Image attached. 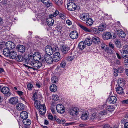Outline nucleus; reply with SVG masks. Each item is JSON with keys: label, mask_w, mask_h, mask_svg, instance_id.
Instances as JSON below:
<instances>
[{"label": "nucleus", "mask_w": 128, "mask_h": 128, "mask_svg": "<svg viewBox=\"0 0 128 128\" xmlns=\"http://www.w3.org/2000/svg\"><path fill=\"white\" fill-rule=\"evenodd\" d=\"M78 46L80 49L83 50L85 48L86 44L84 42H82L79 43Z\"/></svg>", "instance_id": "35"}, {"label": "nucleus", "mask_w": 128, "mask_h": 128, "mask_svg": "<svg viewBox=\"0 0 128 128\" xmlns=\"http://www.w3.org/2000/svg\"><path fill=\"white\" fill-rule=\"evenodd\" d=\"M115 44L116 46L118 48H120L121 46V44L120 42L118 40H116L115 42Z\"/></svg>", "instance_id": "51"}, {"label": "nucleus", "mask_w": 128, "mask_h": 128, "mask_svg": "<svg viewBox=\"0 0 128 128\" xmlns=\"http://www.w3.org/2000/svg\"><path fill=\"white\" fill-rule=\"evenodd\" d=\"M10 103L12 104H16L18 102V100L17 98L16 97H13L11 98L9 100Z\"/></svg>", "instance_id": "21"}, {"label": "nucleus", "mask_w": 128, "mask_h": 128, "mask_svg": "<svg viewBox=\"0 0 128 128\" xmlns=\"http://www.w3.org/2000/svg\"><path fill=\"white\" fill-rule=\"evenodd\" d=\"M102 127L103 128H108L110 127V125L108 124H105L102 125Z\"/></svg>", "instance_id": "57"}, {"label": "nucleus", "mask_w": 128, "mask_h": 128, "mask_svg": "<svg viewBox=\"0 0 128 128\" xmlns=\"http://www.w3.org/2000/svg\"><path fill=\"white\" fill-rule=\"evenodd\" d=\"M37 98V94L36 92L33 94V96L32 98V99L34 101L36 100Z\"/></svg>", "instance_id": "50"}, {"label": "nucleus", "mask_w": 128, "mask_h": 128, "mask_svg": "<svg viewBox=\"0 0 128 128\" xmlns=\"http://www.w3.org/2000/svg\"><path fill=\"white\" fill-rule=\"evenodd\" d=\"M16 92L18 94V95L20 96H21L23 94V92H22L21 91H20L19 90L17 91Z\"/></svg>", "instance_id": "63"}, {"label": "nucleus", "mask_w": 128, "mask_h": 128, "mask_svg": "<svg viewBox=\"0 0 128 128\" xmlns=\"http://www.w3.org/2000/svg\"><path fill=\"white\" fill-rule=\"evenodd\" d=\"M46 108L44 109H41V110H39V112L40 114L42 115L44 114L46 112Z\"/></svg>", "instance_id": "48"}, {"label": "nucleus", "mask_w": 128, "mask_h": 128, "mask_svg": "<svg viewBox=\"0 0 128 128\" xmlns=\"http://www.w3.org/2000/svg\"><path fill=\"white\" fill-rule=\"evenodd\" d=\"M67 5V8L68 10L70 11H74L76 8V4L72 1L68 2Z\"/></svg>", "instance_id": "6"}, {"label": "nucleus", "mask_w": 128, "mask_h": 128, "mask_svg": "<svg viewBox=\"0 0 128 128\" xmlns=\"http://www.w3.org/2000/svg\"><path fill=\"white\" fill-rule=\"evenodd\" d=\"M80 18L82 20L85 21L90 18L89 14L88 13H83L80 15Z\"/></svg>", "instance_id": "16"}, {"label": "nucleus", "mask_w": 128, "mask_h": 128, "mask_svg": "<svg viewBox=\"0 0 128 128\" xmlns=\"http://www.w3.org/2000/svg\"><path fill=\"white\" fill-rule=\"evenodd\" d=\"M10 90V89L4 86L1 88V91L3 94H7V96L9 97L11 94Z\"/></svg>", "instance_id": "7"}, {"label": "nucleus", "mask_w": 128, "mask_h": 128, "mask_svg": "<svg viewBox=\"0 0 128 128\" xmlns=\"http://www.w3.org/2000/svg\"><path fill=\"white\" fill-rule=\"evenodd\" d=\"M12 50L10 49L6 48H4L3 50V54L4 56H9L10 55V54Z\"/></svg>", "instance_id": "24"}, {"label": "nucleus", "mask_w": 128, "mask_h": 128, "mask_svg": "<svg viewBox=\"0 0 128 128\" xmlns=\"http://www.w3.org/2000/svg\"><path fill=\"white\" fill-rule=\"evenodd\" d=\"M56 109L57 112L59 113L62 114L65 111V109L64 106L61 104L57 105Z\"/></svg>", "instance_id": "8"}, {"label": "nucleus", "mask_w": 128, "mask_h": 128, "mask_svg": "<svg viewBox=\"0 0 128 128\" xmlns=\"http://www.w3.org/2000/svg\"><path fill=\"white\" fill-rule=\"evenodd\" d=\"M6 48L10 49L12 50L16 46L14 43L11 42L9 41L6 44Z\"/></svg>", "instance_id": "11"}, {"label": "nucleus", "mask_w": 128, "mask_h": 128, "mask_svg": "<svg viewBox=\"0 0 128 128\" xmlns=\"http://www.w3.org/2000/svg\"><path fill=\"white\" fill-rule=\"evenodd\" d=\"M34 106L36 108H39V106L40 105V102L39 100H36L34 101Z\"/></svg>", "instance_id": "43"}, {"label": "nucleus", "mask_w": 128, "mask_h": 128, "mask_svg": "<svg viewBox=\"0 0 128 128\" xmlns=\"http://www.w3.org/2000/svg\"><path fill=\"white\" fill-rule=\"evenodd\" d=\"M122 56L124 58L128 57V46H125L123 47L121 52Z\"/></svg>", "instance_id": "4"}, {"label": "nucleus", "mask_w": 128, "mask_h": 128, "mask_svg": "<svg viewBox=\"0 0 128 128\" xmlns=\"http://www.w3.org/2000/svg\"><path fill=\"white\" fill-rule=\"evenodd\" d=\"M53 99L54 101H56L59 99L58 96L56 94L53 95L52 96Z\"/></svg>", "instance_id": "49"}, {"label": "nucleus", "mask_w": 128, "mask_h": 128, "mask_svg": "<svg viewBox=\"0 0 128 128\" xmlns=\"http://www.w3.org/2000/svg\"><path fill=\"white\" fill-rule=\"evenodd\" d=\"M44 58L46 62L49 64H52L54 61V60L50 55L45 54Z\"/></svg>", "instance_id": "9"}, {"label": "nucleus", "mask_w": 128, "mask_h": 128, "mask_svg": "<svg viewBox=\"0 0 128 128\" xmlns=\"http://www.w3.org/2000/svg\"><path fill=\"white\" fill-rule=\"evenodd\" d=\"M78 25L80 27L86 32H91L90 29H89L80 24H79Z\"/></svg>", "instance_id": "29"}, {"label": "nucleus", "mask_w": 128, "mask_h": 128, "mask_svg": "<svg viewBox=\"0 0 128 128\" xmlns=\"http://www.w3.org/2000/svg\"><path fill=\"white\" fill-rule=\"evenodd\" d=\"M16 48L18 52H24L25 50V47L24 46L21 45H18L16 47Z\"/></svg>", "instance_id": "22"}, {"label": "nucleus", "mask_w": 128, "mask_h": 128, "mask_svg": "<svg viewBox=\"0 0 128 128\" xmlns=\"http://www.w3.org/2000/svg\"><path fill=\"white\" fill-rule=\"evenodd\" d=\"M92 40L89 38H86L84 41V43L86 45L88 46H90L92 43Z\"/></svg>", "instance_id": "40"}, {"label": "nucleus", "mask_w": 128, "mask_h": 128, "mask_svg": "<svg viewBox=\"0 0 128 128\" xmlns=\"http://www.w3.org/2000/svg\"><path fill=\"white\" fill-rule=\"evenodd\" d=\"M91 32L95 34H98L100 33L99 30L95 28H90Z\"/></svg>", "instance_id": "36"}, {"label": "nucleus", "mask_w": 128, "mask_h": 128, "mask_svg": "<svg viewBox=\"0 0 128 128\" xmlns=\"http://www.w3.org/2000/svg\"><path fill=\"white\" fill-rule=\"evenodd\" d=\"M74 58V56H69L66 58V60L68 61H70L72 60Z\"/></svg>", "instance_id": "46"}, {"label": "nucleus", "mask_w": 128, "mask_h": 128, "mask_svg": "<svg viewBox=\"0 0 128 128\" xmlns=\"http://www.w3.org/2000/svg\"><path fill=\"white\" fill-rule=\"evenodd\" d=\"M39 108H38V109H39V110H41V109H43L45 108H46L44 104L42 105H40L39 106Z\"/></svg>", "instance_id": "56"}, {"label": "nucleus", "mask_w": 128, "mask_h": 128, "mask_svg": "<svg viewBox=\"0 0 128 128\" xmlns=\"http://www.w3.org/2000/svg\"><path fill=\"white\" fill-rule=\"evenodd\" d=\"M89 115L88 112V111L85 112L82 114L80 118L83 120H86L89 118Z\"/></svg>", "instance_id": "14"}, {"label": "nucleus", "mask_w": 128, "mask_h": 128, "mask_svg": "<svg viewBox=\"0 0 128 128\" xmlns=\"http://www.w3.org/2000/svg\"><path fill=\"white\" fill-rule=\"evenodd\" d=\"M60 54L58 52H55L53 55V58L55 62H58L60 59Z\"/></svg>", "instance_id": "12"}, {"label": "nucleus", "mask_w": 128, "mask_h": 128, "mask_svg": "<svg viewBox=\"0 0 128 128\" xmlns=\"http://www.w3.org/2000/svg\"><path fill=\"white\" fill-rule=\"evenodd\" d=\"M32 86H33L32 84L30 83L28 84L27 85L28 89L29 90H32Z\"/></svg>", "instance_id": "54"}, {"label": "nucleus", "mask_w": 128, "mask_h": 128, "mask_svg": "<svg viewBox=\"0 0 128 128\" xmlns=\"http://www.w3.org/2000/svg\"><path fill=\"white\" fill-rule=\"evenodd\" d=\"M117 100L116 97L114 96H110L108 99V102L111 104H114Z\"/></svg>", "instance_id": "20"}, {"label": "nucleus", "mask_w": 128, "mask_h": 128, "mask_svg": "<svg viewBox=\"0 0 128 128\" xmlns=\"http://www.w3.org/2000/svg\"><path fill=\"white\" fill-rule=\"evenodd\" d=\"M124 128H128V122L125 123L124 125Z\"/></svg>", "instance_id": "64"}, {"label": "nucleus", "mask_w": 128, "mask_h": 128, "mask_svg": "<svg viewBox=\"0 0 128 128\" xmlns=\"http://www.w3.org/2000/svg\"><path fill=\"white\" fill-rule=\"evenodd\" d=\"M106 28V26L102 24H101L99 26L98 29L100 31H103Z\"/></svg>", "instance_id": "41"}, {"label": "nucleus", "mask_w": 128, "mask_h": 128, "mask_svg": "<svg viewBox=\"0 0 128 128\" xmlns=\"http://www.w3.org/2000/svg\"><path fill=\"white\" fill-rule=\"evenodd\" d=\"M52 17L48 18L46 20V22L48 25L49 26H52L54 24V21Z\"/></svg>", "instance_id": "23"}, {"label": "nucleus", "mask_w": 128, "mask_h": 128, "mask_svg": "<svg viewBox=\"0 0 128 128\" xmlns=\"http://www.w3.org/2000/svg\"><path fill=\"white\" fill-rule=\"evenodd\" d=\"M55 3L58 6L62 4L63 3V1L62 0H55Z\"/></svg>", "instance_id": "45"}, {"label": "nucleus", "mask_w": 128, "mask_h": 128, "mask_svg": "<svg viewBox=\"0 0 128 128\" xmlns=\"http://www.w3.org/2000/svg\"><path fill=\"white\" fill-rule=\"evenodd\" d=\"M109 47L112 48L113 49L114 47V45L111 42H110L109 44Z\"/></svg>", "instance_id": "61"}, {"label": "nucleus", "mask_w": 128, "mask_h": 128, "mask_svg": "<svg viewBox=\"0 0 128 128\" xmlns=\"http://www.w3.org/2000/svg\"><path fill=\"white\" fill-rule=\"evenodd\" d=\"M118 70L116 69L114 70V74L115 76H118Z\"/></svg>", "instance_id": "55"}, {"label": "nucleus", "mask_w": 128, "mask_h": 128, "mask_svg": "<svg viewBox=\"0 0 128 128\" xmlns=\"http://www.w3.org/2000/svg\"><path fill=\"white\" fill-rule=\"evenodd\" d=\"M92 41L96 44L99 43L100 42V38L96 36H94L92 37Z\"/></svg>", "instance_id": "32"}, {"label": "nucleus", "mask_w": 128, "mask_h": 128, "mask_svg": "<svg viewBox=\"0 0 128 128\" xmlns=\"http://www.w3.org/2000/svg\"><path fill=\"white\" fill-rule=\"evenodd\" d=\"M66 64V62L64 61H62L60 64V66L62 68H64Z\"/></svg>", "instance_id": "52"}, {"label": "nucleus", "mask_w": 128, "mask_h": 128, "mask_svg": "<svg viewBox=\"0 0 128 128\" xmlns=\"http://www.w3.org/2000/svg\"><path fill=\"white\" fill-rule=\"evenodd\" d=\"M86 21V24L88 26H92L94 22L93 20L91 18H89Z\"/></svg>", "instance_id": "30"}, {"label": "nucleus", "mask_w": 128, "mask_h": 128, "mask_svg": "<svg viewBox=\"0 0 128 128\" xmlns=\"http://www.w3.org/2000/svg\"><path fill=\"white\" fill-rule=\"evenodd\" d=\"M104 106L106 107V110L109 111H112L114 110V107L113 106L109 105L107 106L105 104Z\"/></svg>", "instance_id": "33"}, {"label": "nucleus", "mask_w": 128, "mask_h": 128, "mask_svg": "<svg viewBox=\"0 0 128 128\" xmlns=\"http://www.w3.org/2000/svg\"><path fill=\"white\" fill-rule=\"evenodd\" d=\"M24 104L21 103H19L16 105V108L18 110H22L24 108Z\"/></svg>", "instance_id": "27"}, {"label": "nucleus", "mask_w": 128, "mask_h": 128, "mask_svg": "<svg viewBox=\"0 0 128 128\" xmlns=\"http://www.w3.org/2000/svg\"><path fill=\"white\" fill-rule=\"evenodd\" d=\"M56 30L58 31V34L60 35L62 34V33L61 26L60 25H58L56 26Z\"/></svg>", "instance_id": "34"}, {"label": "nucleus", "mask_w": 128, "mask_h": 128, "mask_svg": "<svg viewBox=\"0 0 128 128\" xmlns=\"http://www.w3.org/2000/svg\"><path fill=\"white\" fill-rule=\"evenodd\" d=\"M21 118L23 120L27 119L28 117V114L27 112L26 111L22 112L20 114Z\"/></svg>", "instance_id": "26"}, {"label": "nucleus", "mask_w": 128, "mask_h": 128, "mask_svg": "<svg viewBox=\"0 0 128 128\" xmlns=\"http://www.w3.org/2000/svg\"><path fill=\"white\" fill-rule=\"evenodd\" d=\"M50 109L53 114H54L55 113V111L54 105H52L50 107Z\"/></svg>", "instance_id": "53"}, {"label": "nucleus", "mask_w": 128, "mask_h": 128, "mask_svg": "<svg viewBox=\"0 0 128 128\" xmlns=\"http://www.w3.org/2000/svg\"><path fill=\"white\" fill-rule=\"evenodd\" d=\"M59 12L57 10H56L55 12L53 14L49 15V17L53 18L56 16L57 15L59 14Z\"/></svg>", "instance_id": "42"}, {"label": "nucleus", "mask_w": 128, "mask_h": 128, "mask_svg": "<svg viewBox=\"0 0 128 128\" xmlns=\"http://www.w3.org/2000/svg\"><path fill=\"white\" fill-rule=\"evenodd\" d=\"M117 84L118 86L122 87L125 84V80L122 78H119L118 80Z\"/></svg>", "instance_id": "18"}, {"label": "nucleus", "mask_w": 128, "mask_h": 128, "mask_svg": "<svg viewBox=\"0 0 128 128\" xmlns=\"http://www.w3.org/2000/svg\"><path fill=\"white\" fill-rule=\"evenodd\" d=\"M49 0H41V2L44 4H46L49 2Z\"/></svg>", "instance_id": "58"}, {"label": "nucleus", "mask_w": 128, "mask_h": 128, "mask_svg": "<svg viewBox=\"0 0 128 128\" xmlns=\"http://www.w3.org/2000/svg\"><path fill=\"white\" fill-rule=\"evenodd\" d=\"M118 36L122 38H124L126 36V34L122 30L117 33Z\"/></svg>", "instance_id": "39"}, {"label": "nucleus", "mask_w": 128, "mask_h": 128, "mask_svg": "<svg viewBox=\"0 0 128 128\" xmlns=\"http://www.w3.org/2000/svg\"><path fill=\"white\" fill-rule=\"evenodd\" d=\"M78 34L76 31H73L71 32L70 34V38L72 39H74L78 38Z\"/></svg>", "instance_id": "17"}, {"label": "nucleus", "mask_w": 128, "mask_h": 128, "mask_svg": "<svg viewBox=\"0 0 128 128\" xmlns=\"http://www.w3.org/2000/svg\"><path fill=\"white\" fill-rule=\"evenodd\" d=\"M116 90L118 94H124L123 89L122 87L118 86L116 88Z\"/></svg>", "instance_id": "28"}, {"label": "nucleus", "mask_w": 128, "mask_h": 128, "mask_svg": "<svg viewBox=\"0 0 128 128\" xmlns=\"http://www.w3.org/2000/svg\"><path fill=\"white\" fill-rule=\"evenodd\" d=\"M122 26L119 22H118L116 26H114V30L115 32L117 34L122 30L121 29Z\"/></svg>", "instance_id": "13"}, {"label": "nucleus", "mask_w": 128, "mask_h": 128, "mask_svg": "<svg viewBox=\"0 0 128 128\" xmlns=\"http://www.w3.org/2000/svg\"><path fill=\"white\" fill-rule=\"evenodd\" d=\"M79 112V109L77 107H72L68 111L69 114L72 116H77Z\"/></svg>", "instance_id": "3"}, {"label": "nucleus", "mask_w": 128, "mask_h": 128, "mask_svg": "<svg viewBox=\"0 0 128 128\" xmlns=\"http://www.w3.org/2000/svg\"><path fill=\"white\" fill-rule=\"evenodd\" d=\"M122 102V103L123 104H128V99L123 100Z\"/></svg>", "instance_id": "60"}, {"label": "nucleus", "mask_w": 128, "mask_h": 128, "mask_svg": "<svg viewBox=\"0 0 128 128\" xmlns=\"http://www.w3.org/2000/svg\"><path fill=\"white\" fill-rule=\"evenodd\" d=\"M30 56L31 57V58L32 60L38 61L40 59L42 60H43V58L41 57L40 54L38 52H36L33 54L32 56V55H28V57L26 58L25 62H26V60Z\"/></svg>", "instance_id": "2"}, {"label": "nucleus", "mask_w": 128, "mask_h": 128, "mask_svg": "<svg viewBox=\"0 0 128 128\" xmlns=\"http://www.w3.org/2000/svg\"><path fill=\"white\" fill-rule=\"evenodd\" d=\"M98 115L97 112H95L91 114L90 120L92 121L98 119Z\"/></svg>", "instance_id": "15"}, {"label": "nucleus", "mask_w": 128, "mask_h": 128, "mask_svg": "<svg viewBox=\"0 0 128 128\" xmlns=\"http://www.w3.org/2000/svg\"><path fill=\"white\" fill-rule=\"evenodd\" d=\"M60 49L62 53L64 54H67L70 50V48L65 44L62 45Z\"/></svg>", "instance_id": "5"}, {"label": "nucleus", "mask_w": 128, "mask_h": 128, "mask_svg": "<svg viewBox=\"0 0 128 128\" xmlns=\"http://www.w3.org/2000/svg\"><path fill=\"white\" fill-rule=\"evenodd\" d=\"M102 37L104 40H108L111 38L112 36L110 32H106L103 34Z\"/></svg>", "instance_id": "19"}, {"label": "nucleus", "mask_w": 128, "mask_h": 128, "mask_svg": "<svg viewBox=\"0 0 128 128\" xmlns=\"http://www.w3.org/2000/svg\"><path fill=\"white\" fill-rule=\"evenodd\" d=\"M22 122L24 124L27 125H30L31 124V122L30 120L27 119L23 120Z\"/></svg>", "instance_id": "38"}, {"label": "nucleus", "mask_w": 128, "mask_h": 128, "mask_svg": "<svg viewBox=\"0 0 128 128\" xmlns=\"http://www.w3.org/2000/svg\"><path fill=\"white\" fill-rule=\"evenodd\" d=\"M59 16L60 18L63 20H66L67 18L66 15L64 14L60 13L59 14Z\"/></svg>", "instance_id": "44"}, {"label": "nucleus", "mask_w": 128, "mask_h": 128, "mask_svg": "<svg viewBox=\"0 0 128 128\" xmlns=\"http://www.w3.org/2000/svg\"><path fill=\"white\" fill-rule=\"evenodd\" d=\"M17 54L16 52H15L13 50H12L11 52L9 57H10V59H12L16 58L17 56Z\"/></svg>", "instance_id": "25"}, {"label": "nucleus", "mask_w": 128, "mask_h": 128, "mask_svg": "<svg viewBox=\"0 0 128 128\" xmlns=\"http://www.w3.org/2000/svg\"><path fill=\"white\" fill-rule=\"evenodd\" d=\"M25 59H25H24L23 56L22 55H17L16 58V60L18 62H22L24 60L25 61ZM25 63H26L25 62Z\"/></svg>", "instance_id": "37"}, {"label": "nucleus", "mask_w": 128, "mask_h": 128, "mask_svg": "<svg viewBox=\"0 0 128 128\" xmlns=\"http://www.w3.org/2000/svg\"><path fill=\"white\" fill-rule=\"evenodd\" d=\"M51 81L52 83H56L58 81V79L56 76H54L51 78Z\"/></svg>", "instance_id": "47"}, {"label": "nucleus", "mask_w": 128, "mask_h": 128, "mask_svg": "<svg viewBox=\"0 0 128 128\" xmlns=\"http://www.w3.org/2000/svg\"><path fill=\"white\" fill-rule=\"evenodd\" d=\"M45 52L46 54L49 55H52L53 54L54 50L52 47L49 45H48L46 47Z\"/></svg>", "instance_id": "10"}, {"label": "nucleus", "mask_w": 128, "mask_h": 128, "mask_svg": "<svg viewBox=\"0 0 128 128\" xmlns=\"http://www.w3.org/2000/svg\"><path fill=\"white\" fill-rule=\"evenodd\" d=\"M100 114L103 115H105L107 114L106 111L104 110L103 111H101L100 112Z\"/></svg>", "instance_id": "59"}, {"label": "nucleus", "mask_w": 128, "mask_h": 128, "mask_svg": "<svg viewBox=\"0 0 128 128\" xmlns=\"http://www.w3.org/2000/svg\"><path fill=\"white\" fill-rule=\"evenodd\" d=\"M66 23L68 25H70L72 24V22H71L69 20H66Z\"/></svg>", "instance_id": "62"}, {"label": "nucleus", "mask_w": 128, "mask_h": 128, "mask_svg": "<svg viewBox=\"0 0 128 128\" xmlns=\"http://www.w3.org/2000/svg\"><path fill=\"white\" fill-rule=\"evenodd\" d=\"M31 56H30L28 60H26L25 63L32 66L34 70H37L42 67L41 62L38 61L32 60Z\"/></svg>", "instance_id": "1"}, {"label": "nucleus", "mask_w": 128, "mask_h": 128, "mask_svg": "<svg viewBox=\"0 0 128 128\" xmlns=\"http://www.w3.org/2000/svg\"><path fill=\"white\" fill-rule=\"evenodd\" d=\"M50 90L52 92H55L57 90V87L56 85L52 84L50 86Z\"/></svg>", "instance_id": "31"}]
</instances>
